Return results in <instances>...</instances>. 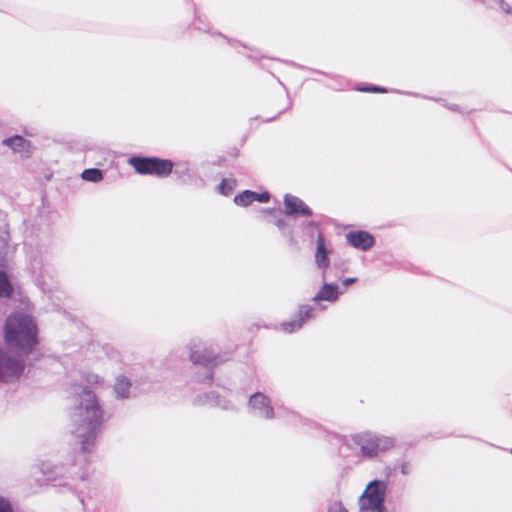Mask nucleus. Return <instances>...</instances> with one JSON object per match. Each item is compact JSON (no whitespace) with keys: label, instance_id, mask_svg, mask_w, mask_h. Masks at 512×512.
Here are the masks:
<instances>
[{"label":"nucleus","instance_id":"nucleus-10","mask_svg":"<svg viewBox=\"0 0 512 512\" xmlns=\"http://www.w3.org/2000/svg\"><path fill=\"white\" fill-rule=\"evenodd\" d=\"M315 262L317 266L323 270H326L330 264L328 252L325 248V238L321 231L318 232L316 239Z\"/></svg>","mask_w":512,"mask_h":512},{"label":"nucleus","instance_id":"nucleus-2","mask_svg":"<svg viewBox=\"0 0 512 512\" xmlns=\"http://www.w3.org/2000/svg\"><path fill=\"white\" fill-rule=\"evenodd\" d=\"M83 400L79 406V423L77 432L81 438V450L89 452L94 445L97 432L103 422V410L99 406L96 395L89 389H83Z\"/></svg>","mask_w":512,"mask_h":512},{"label":"nucleus","instance_id":"nucleus-16","mask_svg":"<svg viewBox=\"0 0 512 512\" xmlns=\"http://www.w3.org/2000/svg\"><path fill=\"white\" fill-rule=\"evenodd\" d=\"M82 179L90 182H99L103 179V173L100 169H85L81 174Z\"/></svg>","mask_w":512,"mask_h":512},{"label":"nucleus","instance_id":"nucleus-4","mask_svg":"<svg viewBox=\"0 0 512 512\" xmlns=\"http://www.w3.org/2000/svg\"><path fill=\"white\" fill-rule=\"evenodd\" d=\"M129 164L141 175H153L156 177H166L171 174L174 163L169 159L157 157H132Z\"/></svg>","mask_w":512,"mask_h":512},{"label":"nucleus","instance_id":"nucleus-15","mask_svg":"<svg viewBox=\"0 0 512 512\" xmlns=\"http://www.w3.org/2000/svg\"><path fill=\"white\" fill-rule=\"evenodd\" d=\"M254 191L245 190L234 197V202L239 206H248L254 202Z\"/></svg>","mask_w":512,"mask_h":512},{"label":"nucleus","instance_id":"nucleus-18","mask_svg":"<svg viewBox=\"0 0 512 512\" xmlns=\"http://www.w3.org/2000/svg\"><path fill=\"white\" fill-rule=\"evenodd\" d=\"M233 185H234L233 181H228L226 179H223L219 186L221 193L224 195L230 194L231 191L233 190Z\"/></svg>","mask_w":512,"mask_h":512},{"label":"nucleus","instance_id":"nucleus-12","mask_svg":"<svg viewBox=\"0 0 512 512\" xmlns=\"http://www.w3.org/2000/svg\"><path fill=\"white\" fill-rule=\"evenodd\" d=\"M190 359L196 364L208 365L216 361L217 356L212 350L204 348L202 350L193 351L190 355Z\"/></svg>","mask_w":512,"mask_h":512},{"label":"nucleus","instance_id":"nucleus-28","mask_svg":"<svg viewBox=\"0 0 512 512\" xmlns=\"http://www.w3.org/2000/svg\"><path fill=\"white\" fill-rule=\"evenodd\" d=\"M511 453H512V448H511Z\"/></svg>","mask_w":512,"mask_h":512},{"label":"nucleus","instance_id":"nucleus-5","mask_svg":"<svg viewBox=\"0 0 512 512\" xmlns=\"http://www.w3.org/2000/svg\"><path fill=\"white\" fill-rule=\"evenodd\" d=\"M384 482H369L364 493L360 497V507L362 510H373L381 512L379 508L384 499Z\"/></svg>","mask_w":512,"mask_h":512},{"label":"nucleus","instance_id":"nucleus-7","mask_svg":"<svg viewBox=\"0 0 512 512\" xmlns=\"http://www.w3.org/2000/svg\"><path fill=\"white\" fill-rule=\"evenodd\" d=\"M313 315V308L307 305L300 306L295 317L291 321L281 324V328L286 333H292L300 329L303 324Z\"/></svg>","mask_w":512,"mask_h":512},{"label":"nucleus","instance_id":"nucleus-26","mask_svg":"<svg viewBox=\"0 0 512 512\" xmlns=\"http://www.w3.org/2000/svg\"><path fill=\"white\" fill-rule=\"evenodd\" d=\"M308 225H309L310 227H314V228H316V229H318V228H319V227H318V224H317L316 222H314V221L309 222V224H308Z\"/></svg>","mask_w":512,"mask_h":512},{"label":"nucleus","instance_id":"nucleus-20","mask_svg":"<svg viewBox=\"0 0 512 512\" xmlns=\"http://www.w3.org/2000/svg\"><path fill=\"white\" fill-rule=\"evenodd\" d=\"M254 201H258L261 203H267L270 200V194L268 192L256 193L254 192Z\"/></svg>","mask_w":512,"mask_h":512},{"label":"nucleus","instance_id":"nucleus-11","mask_svg":"<svg viewBox=\"0 0 512 512\" xmlns=\"http://www.w3.org/2000/svg\"><path fill=\"white\" fill-rule=\"evenodd\" d=\"M338 287L335 284H324L319 292L315 295L314 301H329L334 302L339 297Z\"/></svg>","mask_w":512,"mask_h":512},{"label":"nucleus","instance_id":"nucleus-19","mask_svg":"<svg viewBox=\"0 0 512 512\" xmlns=\"http://www.w3.org/2000/svg\"><path fill=\"white\" fill-rule=\"evenodd\" d=\"M361 92L387 93V89L380 86H366L358 88Z\"/></svg>","mask_w":512,"mask_h":512},{"label":"nucleus","instance_id":"nucleus-21","mask_svg":"<svg viewBox=\"0 0 512 512\" xmlns=\"http://www.w3.org/2000/svg\"><path fill=\"white\" fill-rule=\"evenodd\" d=\"M0 512H13V509L10 503L4 498L0 496Z\"/></svg>","mask_w":512,"mask_h":512},{"label":"nucleus","instance_id":"nucleus-14","mask_svg":"<svg viewBox=\"0 0 512 512\" xmlns=\"http://www.w3.org/2000/svg\"><path fill=\"white\" fill-rule=\"evenodd\" d=\"M130 387V381L126 377H120L115 383L114 390L120 397L124 398L128 397Z\"/></svg>","mask_w":512,"mask_h":512},{"label":"nucleus","instance_id":"nucleus-25","mask_svg":"<svg viewBox=\"0 0 512 512\" xmlns=\"http://www.w3.org/2000/svg\"><path fill=\"white\" fill-rule=\"evenodd\" d=\"M354 282H356V278H346V279L343 281V284H344L345 286H348V285H350V284H352V283H354Z\"/></svg>","mask_w":512,"mask_h":512},{"label":"nucleus","instance_id":"nucleus-27","mask_svg":"<svg viewBox=\"0 0 512 512\" xmlns=\"http://www.w3.org/2000/svg\"><path fill=\"white\" fill-rule=\"evenodd\" d=\"M402 473L406 474L405 466L402 467Z\"/></svg>","mask_w":512,"mask_h":512},{"label":"nucleus","instance_id":"nucleus-22","mask_svg":"<svg viewBox=\"0 0 512 512\" xmlns=\"http://www.w3.org/2000/svg\"><path fill=\"white\" fill-rule=\"evenodd\" d=\"M328 512H347V510L339 502H334L330 505Z\"/></svg>","mask_w":512,"mask_h":512},{"label":"nucleus","instance_id":"nucleus-6","mask_svg":"<svg viewBox=\"0 0 512 512\" xmlns=\"http://www.w3.org/2000/svg\"><path fill=\"white\" fill-rule=\"evenodd\" d=\"M345 237L352 247L363 251L369 250L375 243L373 235L363 230L351 231Z\"/></svg>","mask_w":512,"mask_h":512},{"label":"nucleus","instance_id":"nucleus-9","mask_svg":"<svg viewBox=\"0 0 512 512\" xmlns=\"http://www.w3.org/2000/svg\"><path fill=\"white\" fill-rule=\"evenodd\" d=\"M249 404L254 410H258L263 417L267 419L273 417V408L270 405L269 399L264 394H253L250 398Z\"/></svg>","mask_w":512,"mask_h":512},{"label":"nucleus","instance_id":"nucleus-1","mask_svg":"<svg viewBox=\"0 0 512 512\" xmlns=\"http://www.w3.org/2000/svg\"><path fill=\"white\" fill-rule=\"evenodd\" d=\"M4 342L6 348L22 357L30 354L38 345V328L32 316L15 312L5 321Z\"/></svg>","mask_w":512,"mask_h":512},{"label":"nucleus","instance_id":"nucleus-23","mask_svg":"<svg viewBox=\"0 0 512 512\" xmlns=\"http://www.w3.org/2000/svg\"><path fill=\"white\" fill-rule=\"evenodd\" d=\"M499 7L507 14H512L511 6L505 0H496Z\"/></svg>","mask_w":512,"mask_h":512},{"label":"nucleus","instance_id":"nucleus-13","mask_svg":"<svg viewBox=\"0 0 512 512\" xmlns=\"http://www.w3.org/2000/svg\"><path fill=\"white\" fill-rule=\"evenodd\" d=\"M14 288L5 272L0 271V297H12Z\"/></svg>","mask_w":512,"mask_h":512},{"label":"nucleus","instance_id":"nucleus-3","mask_svg":"<svg viewBox=\"0 0 512 512\" xmlns=\"http://www.w3.org/2000/svg\"><path fill=\"white\" fill-rule=\"evenodd\" d=\"M353 441L360 448L364 457L372 458L379 453H383L391 449L395 440L385 435H376L370 432L357 434L353 437Z\"/></svg>","mask_w":512,"mask_h":512},{"label":"nucleus","instance_id":"nucleus-24","mask_svg":"<svg viewBox=\"0 0 512 512\" xmlns=\"http://www.w3.org/2000/svg\"><path fill=\"white\" fill-rule=\"evenodd\" d=\"M87 381L91 384H101V378L99 375L93 374L91 375Z\"/></svg>","mask_w":512,"mask_h":512},{"label":"nucleus","instance_id":"nucleus-17","mask_svg":"<svg viewBox=\"0 0 512 512\" xmlns=\"http://www.w3.org/2000/svg\"><path fill=\"white\" fill-rule=\"evenodd\" d=\"M24 142L25 140L21 136L10 137L3 141L5 145L13 148L14 150H17L19 147H22Z\"/></svg>","mask_w":512,"mask_h":512},{"label":"nucleus","instance_id":"nucleus-8","mask_svg":"<svg viewBox=\"0 0 512 512\" xmlns=\"http://www.w3.org/2000/svg\"><path fill=\"white\" fill-rule=\"evenodd\" d=\"M284 211L287 215H312V210L300 198L290 194L284 197Z\"/></svg>","mask_w":512,"mask_h":512}]
</instances>
